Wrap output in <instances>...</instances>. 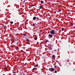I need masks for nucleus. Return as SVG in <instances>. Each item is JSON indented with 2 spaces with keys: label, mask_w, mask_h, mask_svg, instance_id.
<instances>
[{
  "label": "nucleus",
  "mask_w": 75,
  "mask_h": 75,
  "mask_svg": "<svg viewBox=\"0 0 75 75\" xmlns=\"http://www.w3.org/2000/svg\"><path fill=\"white\" fill-rule=\"evenodd\" d=\"M36 19H37L38 20H39V18L38 17H36Z\"/></svg>",
  "instance_id": "dca6fc26"
},
{
  "label": "nucleus",
  "mask_w": 75,
  "mask_h": 75,
  "mask_svg": "<svg viewBox=\"0 0 75 75\" xmlns=\"http://www.w3.org/2000/svg\"><path fill=\"white\" fill-rule=\"evenodd\" d=\"M5 69H7V67H5Z\"/></svg>",
  "instance_id": "b1692460"
},
{
  "label": "nucleus",
  "mask_w": 75,
  "mask_h": 75,
  "mask_svg": "<svg viewBox=\"0 0 75 75\" xmlns=\"http://www.w3.org/2000/svg\"><path fill=\"white\" fill-rule=\"evenodd\" d=\"M69 14H71V13H69Z\"/></svg>",
  "instance_id": "7c9ffc66"
},
{
  "label": "nucleus",
  "mask_w": 75,
  "mask_h": 75,
  "mask_svg": "<svg viewBox=\"0 0 75 75\" xmlns=\"http://www.w3.org/2000/svg\"><path fill=\"white\" fill-rule=\"evenodd\" d=\"M27 43L28 44H30V42H27Z\"/></svg>",
  "instance_id": "f3484780"
},
{
  "label": "nucleus",
  "mask_w": 75,
  "mask_h": 75,
  "mask_svg": "<svg viewBox=\"0 0 75 75\" xmlns=\"http://www.w3.org/2000/svg\"><path fill=\"white\" fill-rule=\"evenodd\" d=\"M54 67H56V66H54Z\"/></svg>",
  "instance_id": "2f4dec72"
},
{
  "label": "nucleus",
  "mask_w": 75,
  "mask_h": 75,
  "mask_svg": "<svg viewBox=\"0 0 75 75\" xmlns=\"http://www.w3.org/2000/svg\"><path fill=\"white\" fill-rule=\"evenodd\" d=\"M59 49H58V50H59Z\"/></svg>",
  "instance_id": "473e14b6"
},
{
  "label": "nucleus",
  "mask_w": 75,
  "mask_h": 75,
  "mask_svg": "<svg viewBox=\"0 0 75 75\" xmlns=\"http://www.w3.org/2000/svg\"><path fill=\"white\" fill-rule=\"evenodd\" d=\"M34 39L35 40H37V37H35V38Z\"/></svg>",
  "instance_id": "9d476101"
},
{
  "label": "nucleus",
  "mask_w": 75,
  "mask_h": 75,
  "mask_svg": "<svg viewBox=\"0 0 75 75\" xmlns=\"http://www.w3.org/2000/svg\"><path fill=\"white\" fill-rule=\"evenodd\" d=\"M12 42H15V40H13L12 41Z\"/></svg>",
  "instance_id": "5701e85b"
},
{
  "label": "nucleus",
  "mask_w": 75,
  "mask_h": 75,
  "mask_svg": "<svg viewBox=\"0 0 75 75\" xmlns=\"http://www.w3.org/2000/svg\"><path fill=\"white\" fill-rule=\"evenodd\" d=\"M40 3H42V4H43V3H44V1H41Z\"/></svg>",
  "instance_id": "39448f33"
},
{
  "label": "nucleus",
  "mask_w": 75,
  "mask_h": 75,
  "mask_svg": "<svg viewBox=\"0 0 75 75\" xmlns=\"http://www.w3.org/2000/svg\"><path fill=\"white\" fill-rule=\"evenodd\" d=\"M49 70L51 71H52L53 72H54V71H55V70H54V68H51L49 69Z\"/></svg>",
  "instance_id": "f03ea898"
},
{
  "label": "nucleus",
  "mask_w": 75,
  "mask_h": 75,
  "mask_svg": "<svg viewBox=\"0 0 75 75\" xmlns=\"http://www.w3.org/2000/svg\"><path fill=\"white\" fill-rule=\"evenodd\" d=\"M59 11H61V9H59Z\"/></svg>",
  "instance_id": "412c9836"
},
{
  "label": "nucleus",
  "mask_w": 75,
  "mask_h": 75,
  "mask_svg": "<svg viewBox=\"0 0 75 75\" xmlns=\"http://www.w3.org/2000/svg\"><path fill=\"white\" fill-rule=\"evenodd\" d=\"M23 35H24V36H26V35H26V33H25V34L23 33Z\"/></svg>",
  "instance_id": "6e6552de"
},
{
  "label": "nucleus",
  "mask_w": 75,
  "mask_h": 75,
  "mask_svg": "<svg viewBox=\"0 0 75 75\" xmlns=\"http://www.w3.org/2000/svg\"><path fill=\"white\" fill-rule=\"evenodd\" d=\"M9 75H10V74H9Z\"/></svg>",
  "instance_id": "f704fd0d"
},
{
  "label": "nucleus",
  "mask_w": 75,
  "mask_h": 75,
  "mask_svg": "<svg viewBox=\"0 0 75 75\" xmlns=\"http://www.w3.org/2000/svg\"><path fill=\"white\" fill-rule=\"evenodd\" d=\"M47 42H49V41L48 40H46V41L45 43L46 44V43H47Z\"/></svg>",
  "instance_id": "9b49d317"
},
{
  "label": "nucleus",
  "mask_w": 75,
  "mask_h": 75,
  "mask_svg": "<svg viewBox=\"0 0 75 75\" xmlns=\"http://www.w3.org/2000/svg\"><path fill=\"white\" fill-rule=\"evenodd\" d=\"M70 53H71V54L72 53H73V51H70Z\"/></svg>",
  "instance_id": "aec40b11"
},
{
  "label": "nucleus",
  "mask_w": 75,
  "mask_h": 75,
  "mask_svg": "<svg viewBox=\"0 0 75 75\" xmlns=\"http://www.w3.org/2000/svg\"><path fill=\"white\" fill-rule=\"evenodd\" d=\"M67 11H70V10H68Z\"/></svg>",
  "instance_id": "4be33fe9"
},
{
  "label": "nucleus",
  "mask_w": 75,
  "mask_h": 75,
  "mask_svg": "<svg viewBox=\"0 0 75 75\" xmlns=\"http://www.w3.org/2000/svg\"><path fill=\"white\" fill-rule=\"evenodd\" d=\"M27 41H29V42H30V40H29L28 39H27Z\"/></svg>",
  "instance_id": "2eb2a0df"
},
{
  "label": "nucleus",
  "mask_w": 75,
  "mask_h": 75,
  "mask_svg": "<svg viewBox=\"0 0 75 75\" xmlns=\"http://www.w3.org/2000/svg\"><path fill=\"white\" fill-rule=\"evenodd\" d=\"M52 37V35L49 34L48 35V37Z\"/></svg>",
  "instance_id": "20e7f679"
},
{
  "label": "nucleus",
  "mask_w": 75,
  "mask_h": 75,
  "mask_svg": "<svg viewBox=\"0 0 75 75\" xmlns=\"http://www.w3.org/2000/svg\"><path fill=\"white\" fill-rule=\"evenodd\" d=\"M10 23L11 24H13V22L11 21L10 22Z\"/></svg>",
  "instance_id": "1a4fd4ad"
},
{
  "label": "nucleus",
  "mask_w": 75,
  "mask_h": 75,
  "mask_svg": "<svg viewBox=\"0 0 75 75\" xmlns=\"http://www.w3.org/2000/svg\"><path fill=\"white\" fill-rule=\"evenodd\" d=\"M35 23H33V26H35Z\"/></svg>",
  "instance_id": "ddd939ff"
},
{
  "label": "nucleus",
  "mask_w": 75,
  "mask_h": 75,
  "mask_svg": "<svg viewBox=\"0 0 75 75\" xmlns=\"http://www.w3.org/2000/svg\"><path fill=\"white\" fill-rule=\"evenodd\" d=\"M5 27H6V26H5Z\"/></svg>",
  "instance_id": "72a5a7b5"
},
{
  "label": "nucleus",
  "mask_w": 75,
  "mask_h": 75,
  "mask_svg": "<svg viewBox=\"0 0 75 75\" xmlns=\"http://www.w3.org/2000/svg\"><path fill=\"white\" fill-rule=\"evenodd\" d=\"M38 64H37L36 65V67H38Z\"/></svg>",
  "instance_id": "a878e982"
},
{
  "label": "nucleus",
  "mask_w": 75,
  "mask_h": 75,
  "mask_svg": "<svg viewBox=\"0 0 75 75\" xmlns=\"http://www.w3.org/2000/svg\"><path fill=\"white\" fill-rule=\"evenodd\" d=\"M54 51H57V50H54Z\"/></svg>",
  "instance_id": "cd10ccee"
},
{
  "label": "nucleus",
  "mask_w": 75,
  "mask_h": 75,
  "mask_svg": "<svg viewBox=\"0 0 75 75\" xmlns=\"http://www.w3.org/2000/svg\"><path fill=\"white\" fill-rule=\"evenodd\" d=\"M51 30L50 31V33L51 34H57L55 32V31L52 29H51Z\"/></svg>",
  "instance_id": "f257e3e1"
},
{
  "label": "nucleus",
  "mask_w": 75,
  "mask_h": 75,
  "mask_svg": "<svg viewBox=\"0 0 75 75\" xmlns=\"http://www.w3.org/2000/svg\"><path fill=\"white\" fill-rule=\"evenodd\" d=\"M74 28H75V26H74Z\"/></svg>",
  "instance_id": "c756f323"
},
{
  "label": "nucleus",
  "mask_w": 75,
  "mask_h": 75,
  "mask_svg": "<svg viewBox=\"0 0 75 75\" xmlns=\"http://www.w3.org/2000/svg\"><path fill=\"white\" fill-rule=\"evenodd\" d=\"M64 28H62V31H64Z\"/></svg>",
  "instance_id": "f8f14e48"
},
{
  "label": "nucleus",
  "mask_w": 75,
  "mask_h": 75,
  "mask_svg": "<svg viewBox=\"0 0 75 75\" xmlns=\"http://www.w3.org/2000/svg\"><path fill=\"white\" fill-rule=\"evenodd\" d=\"M36 18H37V17H36V16H34L33 18V20H36Z\"/></svg>",
  "instance_id": "7ed1b4c3"
},
{
  "label": "nucleus",
  "mask_w": 75,
  "mask_h": 75,
  "mask_svg": "<svg viewBox=\"0 0 75 75\" xmlns=\"http://www.w3.org/2000/svg\"><path fill=\"white\" fill-rule=\"evenodd\" d=\"M18 49V47H16V49Z\"/></svg>",
  "instance_id": "393cba45"
},
{
  "label": "nucleus",
  "mask_w": 75,
  "mask_h": 75,
  "mask_svg": "<svg viewBox=\"0 0 75 75\" xmlns=\"http://www.w3.org/2000/svg\"><path fill=\"white\" fill-rule=\"evenodd\" d=\"M15 73H16V72H13V74H15Z\"/></svg>",
  "instance_id": "c85d7f7f"
},
{
  "label": "nucleus",
  "mask_w": 75,
  "mask_h": 75,
  "mask_svg": "<svg viewBox=\"0 0 75 75\" xmlns=\"http://www.w3.org/2000/svg\"><path fill=\"white\" fill-rule=\"evenodd\" d=\"M16 59V58H15Z\"/></svg>",
  "instance_id": "c9c22d12"
},
{
  "label": "nucleus",
  "mask_w": 75,
  "mask_h": 75,
  "mask_svg": "<svg viewBox=\"0 0 75 75\" xmlns=\"http://www.w3.org/2000/svg\"><path fill=\"white\" fill-rule=\"evenodd\" d=\"M35 68H34L33 69V70H35Z\"/></svg>",
  "instance_id": "6ab92c4d"
},
{
  "label": "nucleus",
  "mask_w": 75,
  "mask_h": 75,
  "mask_svg": "<svg viewBox=\"0 0 75 75\" xmlns=\"http://www.w3.org/2000/svg\"><path fill=\"white\" fill-rule=\"evenodd\" d=\"M71 25H74V24L73 23H70Z\"/></svg>",
  "instance_id": "4468645a"
},
{
  "label": "nucleus",
  "mask_w": 75,
  "mask_h": 75,
  "mask_svg": "<svg viewBox=\"0 0 75 75\" xmlns=\"http://www.w3.org/2000/svg\"><path fill=\"white\" fill-rule=\"evenodd\" d=\"M55 73H57V71H54Z\"/></svg>",
  "instance_id": "a211bd4d"
},
{
  "label": "nucleus",
  "mask_w": 75,
  "mask_h": 75,
  "mask_svg": "<svg viewBox=\"0 0 75 75\" xmlns=\"http://www.w3.org/2000/svg\"><path fill=\"white\" fill-rule=\"evenodd\" d=\"M42 8V6H40L39 8L40 9Z\"/></svg>",
  "instance_id": "423d86ee"
},
{
  "label": "nucleus",
  "mask_w": 75,
  "mask_h": 75,
  "mask_svg": "<svg viewBox=\"0 0 75 75\" xmlns=\"http://www.w3.org/2000/svg\"><path fill=\"white\" fill-rule=\"evenodd\" d=\"M52 58H53L54 59H55V55H53L52 56Z\"/></svg>",
  "instance_id": "0eeeda50"
},
{
  "label": "nucleus",
  "mask_w": 75,
  "mask_h": 75,
  "mask_svg": "<svg viewBox=\"0 0 75 75\" xmlns=\"http://www.w3.org/2000/svg\"><path fill=\"white\" fill-rule=\"evenodd\" d=\"M23 3H25V1H23Z\"/></svg>",
  "instance_id": "bb28decb"
}]
</instances>
